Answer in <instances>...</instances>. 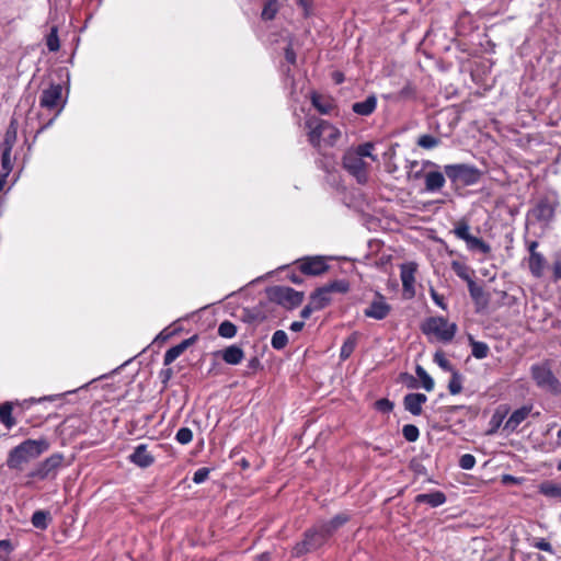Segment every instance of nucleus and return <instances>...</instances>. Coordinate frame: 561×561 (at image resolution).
<instances>
[{"mask_svg": "<svg viewBox=\"0 0 561 561\" xmlns=\"http://www.w3.org/2000/svg\"><path fill=\"white\" fill-rule=\"evenodd\" d=\"M417 145L424 149H433L439 145V139L432 135H422L417 139Z\"/></svg>", "mask_w": 561, "mask_h": 561, "instance_id": "38", "label": "nucleus"}, {"mask_svg": "<svg viewBox=\"0 0 561 561\" xmlns=\"http://www.w3.org/2000/svg\"><path fill=\"white\" fill-rule=\"evenodd\" d=\"M434 362L445 371L453 373L456 368L451 365V363L445 357L444 353L436 352L434 354Z\"/></svg>", "mask_w": 561, "mask_h": 561, "instance_id": "39", "label": "nucleus"}, {"mask_svg": "<svg viewBox=\"0 0 561 561\" xmlns=\"http://www.w3.org/2000/svg\"><path fill=\"white\" fill-rule=\"evenodd\" d=\"M254 561H271V556L268 552H264L257 556Z\"/></svg>", "mask_w": 561, "mask_h": 561, "instance_id": "64", "label": "nucleus"}, {"mask_svg": "<svg viewBox=\"0 0 561 561\" xmlns=\"http://www.w3.org/2000/svg\"><path fill=\"white\" fill-rule=\"evenodd\" d=\"M61 92H62V88L60 84L51 85L49 89L43 91V95L41 99V106L43 108L55 111V113L44 126H42L39 129H37V134H39V131H42L43 129L50 126L51 123L55 121V118L60 113L61 107H59V104H60V100H61Z\"/></svg>", "mask_w": 561, "mask_h": 561, "instance_id": "9", "label": "nucleus"}, {"mask_svg": "<svg viewBox=\"0 0 561 561\" xmlns=\"http://www.w3.org/2000/svg\"><path fill=\"white\" fill-rule=\"evenodd\" d=\"M128 460L139 468H148L154 462V456L148 450L146 444L135 447L134 451L128 456Z\"/></svg>", "mask_w": 561, "mask_h": 561, "instance_id": "12", "label": "nucleus"}, {"mask_svg": "<svg viewBox=\"0 0 561 561\" xmlns=\"http://www.w3.org/2000/svg\"><path fill=\"white\" fill-rule=\"evenodd\" d=\"M172 369L171 368H167V369H162L160 371V378L162 380L163 383H167L169 381V379L172 377Z\"/></svg>", "mask_w": 561, "mask_h": 561, "instance_id": "57", "label": "nucleus"}, {"mask_svg": "<svg viewBox=\"0 0 561 561\" xmlns=\"http://www.w3.org/2000/svg\"><path fill=\"white\" fill-rule=\"evenodd\" d=\"M11 551V541L7 539L0 540V561H7Z\"/></svg>", "mask_w": 561, "mask_h": 561, "instance_id": "48", "label": "nucleus"}, {"mask_svg": "<svg viewBox=\"0 0 561 561\" xmlns=\"http://www.w3.org/2000/svg\"><path fill=\"white\" fill-rule=\"evenodd\" d=\"M422 331L426 335H433L438 341L447 343L454 339L457 325L443 317H432L423 323Z\"/></svg>", "mask_w": 561, "mask_h": 561, "instance_id": "3", "label": "nucleus"}, {"mask_svg": "<svg viewBox=\"0 0 561 561\" xmlns=\"http://www.w3.org/2000/svg\"><path fill=\"white\" fill-rule=\"evenodd\" d=\"M305 127L308 129V140L314 148H320L322 144L333 147L341 137L337 127L317 116H309L305 122Z\"/></svg>", "mask_w": 561, "mask_h": 561, "instance_id": "2", "label": "nucleus"}, {"mask_svg": "<svg viewBox=\"0 0 561 561\" xmlns=\"http://www.w3.org/2000/svg\"><path fill=\"white\" fill-rule=\"evenodd\" d=\"M445 176L439 171H431L425 174V190L427 192H438L445 185Z\"/></svg>", "mask_w": 561, "mask_h": 561, "instance_id": "20", "label": "nucleus"}, {"mask_svg": "<svg viewBox=\"0 0 561 561\" xmlns=\"http://www.w3.org/2000/svg\"><path fill=\"white\" fill-rule=\"evenodd\" d=\"M221 358L226 364L238 365L244 357L243 350L238 345H230L220 352Z\"/></svg>", "mask_w": 561, "mask_h": 561, "instance_id": "19", "label": "nucleus"}, {"mask_svg": "<svg viewBox=\"0 0 561 561\" xmlns=\"http://www.w3.org/2000/svg\"><path fill=\"white\" fill-rule=\"evenodd\" d=\"M415 373H416L417 377L421 379L423 388L426 391L431 392L435 386L433 378L427 374V371L421 365L416 366Z\"/></svg>", "mask_w": 561, "mask_h": 561, "instance_id": "35", "label": "nucleus"}, {"mask_svg": "<svg viewBox=\"0 0 561 561\" xmlns=\"http://www.w3.org/2000/svg\"><path fill=\"white\" fill-rule=\"evenodd\" d=\"M10 163V148L5 149L2 154V164L4 169H8Z\"/></svg>", "mask_w": 561, "mask_h": 561, "instance_id": "58", "label": "nucleus"}, {"mask_svg": "<svg viewBox=\"0 0 561 561\" xmlns=\"http://www.w3.org/2000/svg\"><path fill=\"white\" fill-rule=\"evenodd\" d=\"M288 343L287 333L283 330H277L273 333L271 345L275 350H283Z\"/></svg>", "mask_w": 561, "mask_h": 561, "instance_id": "34", "label": "nucleus"}, {"mask_svg": "<svg viewBox=\"0 0 561 561\" xmlns=\"http://www.w3.org/2000/svg\"><path fill=\"white\" fill-rule=\"evenodd\" d=\"M470 345H471V353L472 355L478 359H483L489 354V346L484 342L474 341L471 336L469 337Z\"/></svg>", "mask_w": 561, "mask_h": 561, "instance_id": "31", "label": "nucleus"}, {"mask_svg": "<svg viewBox=\"0 0 561 561\" xmlns=\"http://www.w3.org/2000/svg\"><path fill=\"white\" fill-rule=\"evenodd\" d=\"M508 409L504 408L503 411L501 409H497L495 413L492 416L491 423L493 425V428L491 430V433H493L496 428H499L507 413Z\"/></svg>", "mask_w": 561, "mask_h": 561, "instance_id": "45", "label": "nucleus"}, {"mask_svg": "<svg viewBox=\"0 0 561 561\" xmlns=\"http://www.w3.org/2000/svg\"><path fill=\"white\" fill-rule=\"evenodd\" d=\"M414 273L415 268L410 265H403L401 268V282L404 291L410 293L411 295H414Z\"/></svg>", "mask_w": 561, "mask_h": 561, "instance_id": "26", "label": "nucleus"}, {"mask_svg": "<svg viewBox=\"0 0 561 561\" xmlns=\"http://www.w3.org/2000/svg\"><path fill=\"white\" fill-rule=\"evenodd\" d=\"M267 297L287 309H294L304 300V293L286 286H274L267 289Z\"/></svg>", "mask_w": 561, "mask_h": 561, "instance_id": "7", "label": "nucleus"}, {"mask_svg": "<svg viewBox=\"0 0 561 561\" xmlns=\"http://www.w3.org/2000/svg\"><path fill=\"white\" fill-rule=\"evenodd\" d=\"M476 465V458L471 454H465L459 459V467L463 470H471Z\"/></svg>", "mask_w": 561, "mask_h": 561, "instance_id": "46", "label": "nucleus"}, {"mask_svg": "<svg viewBox=\"0 0 561 561\" xmlns=\"http://www.w3.org/2000/svg\"><path fill=\"white\" fill-rule=\"evenodd\" d=\"M348 520L345 514H337L329 522H321L318 525L323 529L324 534L330 538L340 527Z\"/></svg>", "mask_w": 561, "mask_h": 561, "instance_id": "23", "label": "nucleus"}, {"mask_svg": "<svg viewBox=\"0 0 561 561\" xmlns=\"http://www.w3.org/2000/svg\"><path fill=\"white\" fill-rule=\"evenodd\" d=\"M64 460L62 454H54L47 459H45L38 467H37V478L44 479L54 477L56 474L57 469L61 466V462Z\"/></svg>", "mask_w": 561, "mask_h": 561, "instance_id": "14", "label": "nucleus"}, {"mask_svg": "<svg viewBox=\"0 0 561 561\" xmlns=\"http://www.w3.org/2000/svg\"><path fill=\"white\" fill-rule=\"evenodd\" d=\"M540 493L547 497L561 500V484L545 482L540 485Z\"/></svg>", "mask_w": 561, "mask_h": 561, "instance_id": "30", "label": "nucleus"}, {"mask_svg": "<svg viewBox=\"0 0 561 561\" xmlns=\"http://www.w3.org/2000/svg\"><path fill=\"white\" fill-rule=\"evenodd\" d=\"M248 366L251 369H256L260 366V360L257 359V357H253L249 360Z\"/></svg>", "mask_w": 561, "mask_h": 561, "instance_id": "63", "label": "nucleus"}, {"mask_svg": "<svg viewBox=\"0 0 561 561\" xmlns=\"http://www.w3.org/2000/svg\"><path fill=\"white\" fill-rule=\"evenodd\" d=\"M285 59L288 64H296V53L290 45L285 48Z\"/></svg>", "mask_w": 561, "mask_h": 561, "instance_id": "53", "label": "nucleus"}, {"mask_svg": "<svg viewBox=\"0 0 561 561\" xmlns=\"http://www.w3.org/2000/svg\"><path fill=\"white\" fill-rule=\"evenodd\" d=\"M534 547H536L539 550L553 553V548L550 542H548L546 539H539L534 543Z\"/></svg>", "mask_w": 561, "mask_h": 561, "instance_id": "51", "label": "nucleus"}, {"mask_svg": "<svg viewBox=\"0 0 561 561\" xmlns=\"http://www.w3.org/2000/svg\"><path fill=\"white\" fill-rule=\"evenodd\" d=\"M311 103L316 107V110L323 115H328L334 108L333 101L324 95H321L317 92L311 94Z\"/></svg>", "mask_w": 561, "mask_h": 561, "instance_id": "22", "label": "nucleus"}, {"mask_svg": "<svg viewBox=\"0 0 561 561\" xmlns=\"http://www.w3.org/2000/svg\"><path fill=\"white\" fill-rule=\"evenodd\" d=\"M554 209L548 202H540L534 209V216L540 221H550L553 218Z\"/></svg>", "mask_w": 561, "mask_h": 561, "instance_id": "27", "label": "nucleus"}, {"mask_svg": "<svg viewBox=\"0 0 561 561\" xmlns=\"http://www.w3.org/2000/svg\"><path fill=\"white\" fill-rule=\"evenodd\" d=\"M45 43L49 51H57L60 47L59 37H58V28L57 26H51L48 34L45 37Z\"/></svg>", "mask_w": 561, "mask_h": 561, "instance_id": "32", "label": "nucleus"}, {"mask_svg": "<svg viewBox=\"0 0 561 561\" xmlns=\"http://www.w3.org/2000/svg\"><path fill=\"white\" fill-rule=\"evenodd\" d=\"M209 469L208 468H199L194 472L193 482L196 484H201L208 479Z\"/></svg>", "mask_w": 561, "mask_h": 561, "instance_id": "50", "label": "nucleus"}, {"mask_svg": "<svg viewBox=\"0 0 561 561\" xmlns=\"http://www.w3.org/2000/svg\"><path fill=\"white\" fill-rule=\"evenodd\" d=\"M402 435L408 442L413 443L417 440L420 431L415 425L407 424L402 428Z\"/></svg>", "mask_w": 561, "mask_h": 561, "instance_id": "40", "label": "nucleus"}, {"mask_svg": "<svg viewBox=\"0 0 561 561\" xmlns=\"http://www.w3.org/2000/svg\"><path fill=\"white\" fill-rule=\"evenodd\" d=\"M218 334L225 339H232L237 334V327L232 322L226 320L219 324Z\"/></svg>", "mask_w": 561, "mask_h": 561, "instance_id": "36", "label": "nucleus"}, {"mask_svg": "<svg viewBox=\"0 0 561 561\" xmlns=\"http://www.w3.org/2000/svg\"><path fill=\"white\" fill-rule=\"evenodd\" d=\"M450 374L451 377L448 382V390L451 394H458L462 390V375L457 369Z\"/></svg>", "mask_w": 561, "mask_h": 561, "instance_id": "33", "label": "nucleus"}, {"mask_svg": "<svg viewBox=\"0 0 561 561\" xmlns=\"http://www.w3.org/2000/svg\"><path fill=\"white\" fill-rule=\"evenodd\" d=\"M553 270H554L556 277L561 279V260H559L554 263Z\"/></svg>", "mask_w": 561, "mask_h": 561, "instance_id": "62", "label": "nucleus"}, {"mask_svg": "<svg viewBox=\"0 0 561 561\" xmlns=\"http://www.w3.org/2000/svg\"><path fill=\"white\" fill-rule=\"evenodd\" d=\"M296 3L304 10L305 16L311 14L312 1L311 0H296Z\"/></svg>", "mask_w": 561, "mask_h": 561, "instance_id": "52", "label": "nucleus"}, {"mask_svg": "<svg viewBox=\"0 0 561 561\" xmlns=\"http://www.w3.org/2000/svg\"><path fill=\"white\" fill-rule=\"evenodd\" d=\"M13 407L11 402H4L0 405V422L7 427L11 428L15 425V420L12 416Z\"/></svg>", "mask_w": 561, "mask_h": 561, "instance_id": "28", "label": "nucleus"}, {"mask_svg": "<svg viewBox=\"0 0 561 561\" xmlns=\"http://www.w3.org/2000/svg\"><path fill=\"white\" fill-rule=\"evenodd\" d=\"M314 310H317L316 307H313V305L309 301V304L301 310L300 316L304 319H308Z\"/></svg>", "mask_w": 561, "mask_h": 561, "instance_id": "55", "label": "nucleus"}, {"mask_svg": "<svg viewBox=\"0 0 561 561\" xmlns=\"http://www.w3.org/2000/svg\"><path fill=\"white\" fill-rule=\"evenodd\" d=\"M537 248H538V242L537 241H530L528 243L529 255H533V253L534 254H538L539 252H537Z\"/></svg>", "mask_w": 561, "mask_h": 561, "instance_id": "61", "label": "nucleus"}, {"mask_svg": "<svg viewBox=\"0 0 561 561\" xmlns=\"http://www.w3.org/2000/svg\"><path fill=\"white\" fill-rule=\"evenodd\" d=\"M305 327V322L302 321H294L291 324H290V330L294 331V332H299L304 329Z\"/></svg>", "mask_w": 561, "mask_h": 561, "instance_id": "59", "label": "nucleus"}, {"mask_svg": "<svg viewBox=\"0 0 561 561\" xmlns=\"http://www.w3.org/2000/svg\"><path fill=\"white\" fill-rule=\"evenodd\" d=\"M51 522V515L48 511H37V529H46Z\"/></svg>", "mask_w": 561, "mask_h": 561, "instance_id": "44", "label": "nucleus"}, {"mask_svg": "<svg viewBox=\"0 0 561 561\" xmlns=\"http://www.w3.org/2000/svg\"><path fill=\"white\" fill-rule=\"evenodd\" d=\"M309 301L313 305V307H316V309H323L331 301L329 288L325 286L318 288L311 294Z\"/></svg>", "mask_w": 561, "mask_h": 561, "instance_id": "24", "label": "nucleus"}, {"mask_svg": "<svg viewBox=\"0 0 561 561\" xmlns=\"http://www.w3.org/2000/svg\"><path fill=\"white\" fill-rule=\"evenodd\" d=\"M393 407H394L393 402H391L390 400H388L386 398L379 399L375 402L376 410H378L381 413L391 412L393 410Z\"/></svg>", "mask_w": 561, "mask_h": 561, "instance_id": "47", "label": "nucleus"}, {"mask_svg": "<svg viewBox=\"0 0 561 561\" xmlns=\"http://www.w3.org/2000/svg\"><path fill=\"white\" fill-rule=\"evenodd\" d=\"M343 167L356 179L359 184L367 182V163L352 150H348L344 153Z\"/></svg>", "mask_w": 561, "mask_h": 561, "instance_id": "10", "label": "nucleus"}, {"mask_svg": "<svg viewBox=\"0 0 561 561\" xmlns=\"http://www.w3.org/2000/svg\"><path fill=\"white\" fill-rule=\"evenodd\" d=\"M377 106V98L371 94L367 96L364 101L355 102L352 105V110L355 114L360 116H368L374 113Z\"/></svg>", "mask_w": 561, "mask_h": 561, "instance_id": "18", "label": "nucleus"}, {"mask_svg": "<svg viewBox=\"0 0 561 561\" xmlns=\"http://www.w3.org/2000/svg\"><path fill=\"white\" fill-rule=\"evenodd\" d=\"M175 439L182 444L186 445L193 439V432L188 427H181L175 435Z\"/></svg>", "mask_w": 561, "mask_h": 561, "instance_id": "43", "label": "nucleus"}, {"mask_svg": "<svg viewBox=\"0 0 561 561\" xmlns=\"http://www.w3.org/2000/svg\"><path fill=\"white\" fill-rule=\"evenodd\" d=\"M547 261L541 253L529 255L528 267L533 276L539 278L543 275Z\"/></svg>", "mask_w": 561, "mask_h": 561, "instance_id": "25", "label": "nucleus"}, {"mask_svg": "<svg viewBox=\"0 0 561 561\" xmlns=\"http://www.w3.org/2000/svg\"><path fill=\"white\" fill-rule=\"evenodd\" d=\"M427 401V397L424 393L411 392L404 396L403 407L413 415H421L422 405Z\"/></svg>", "mask_w": 561, "mask_h": 561, "instance_id": "15", "label": "nucleus"}, {"mask_svg": "<svg viewBox=\"0 0 561 561\" xmlns=\"http://www.w3.org/2000/svg\"><path fill=\"white\" fill-rule=\"evenodd\" d=\"M415 502L419 504H428L431 507H437L446 502V495L440 491H435L432 493H422L416 495Z\"/></svg>", "mask_w": 561, "mask_h": 561, "instance_id": "21", "label": "nucleus"}, {"mask_svg": "<svg viewBox=\"0 0 561 561\" xmlns=\"http://www.w3.org/2000/svg\"><path fill=\"white\" fill-rule=\"evenodd\" d=\"M533 410V405H523L522 408L515 410L508 420L505 422L503 430L507 431L508 433L514 432L519 424H522L530 414Z\"/></svg>", "mask_w": 561, "mask_h": 561, "instance_id": "16", "label": "nucleus"}, {"mask_svg": "<svg viewBox=\"0 0 561 561\" xmlns=\"http://www.w3.org/2000/svg\"><path fill=\"white\" fill-rule=\"evenodd\" d=\"M444 171L453 183L465 186L478 183L481 178V172L476 167L465 163L447 164Z\"/></svg>", "mask_w": 561, "mask_h": 561, "instance_id": "4", "label": "nucleus"}, {"mask_svg": "<svg viewBox=\"0 0 561 561\" xmlns=\"http://www.w3.org/2000/svg\"><path fill=\"white\" fill-rule=\"evenodd\" d=\"M299 268L301 273L306 275H320L323 274L328 270V265L323 257L321 256H313V257H306L300 261Z\"/></svg>", "mask_w": 561, "mask_h": 561, "instance_id": "13", "label": "nucleus"}, {"mask_svg": "<svg viewBox=\"0 0 561 561\" xmlns=\"http://www.w3.org/2000/svg\"><path fill=\"white\" fill-rule=\"evenodd\" d=\"M468 287L470 296L477 304H480L481 301L485 302L484 290L482 287L478 286L473 280H469Z\"/></svg>", "mask_w": 561, "mask_h": 561, "instance_id": "37", "label": "nucleus"}, {"mask_svg": "<svg viewBox=\"0 0 561 561\" xmlns=\"http://www.w3.org/2000/svg\"><path fill=\"white\" fill-rule=\"evenodd\" d=\"M48 448V443L43 439H37V454L46 450Z\"/></svg>", "mask_w": 561, "mask_h": 561, "instance_id": "60", "label": "nucleus"}, {"mask_svg": "<svg viewBox=\"0 0 561 561\" xmlns=\"http://www.w3.org/2000/svg\"><path fill=\"white\" fill-rule=\"evenodd\" d=\"M374 145L371 142H365L363 145H359L355 150H352L358 157L364 159L365 157L371 158L373 161H376V157L373 154Z\"/></svg>", "mask_w": 561, "mask_h": 561, "instance_id": "41", "label": "nucleus"}, {"mask_svg": "<svg viewBox=\"0 0 561 561\" xmlns=\"http://www.w3.org/2000/svg\"><path fill=\"white\" fill-rule=\"evenodd\" d=\"M197 340V335H193L186 340H183L181 343H179L175 346L170 347L164 356H163V364L164 366H168L172 364L178 357H180L191 345L195 343Z\"/></svg>", "mask_w": 561, "mask_h": 561, "instance_id": "17", "label": "nucleus"}, {"mask_svg": "<svg viewBox=\"0 0 561 561\" xmlns=\"http://www.w3.org/2000/svg\"><path fill=\"white\" fill-rule=\"evenodd\" d=\"M391 310L392 308L386 301L385 296L377 293L371 302L369 304V306L364 310V314L365 317L375 320H383L389 316Z\"/></svg>", "mask_w": 561, "mask_h": 561, "instance_id": "11", "label": "nucleus"}, {"mask_svg": "<svg viewBox=\"0 0 561 561\" xmlns=\"http://www.w3.org/2000/svg\"><path fill=\"white\" fill-rule=\"evenodd\" d=\"M453 233L458 239L463 240L467 248L471 251H479L483 254L491 251V247L488 243H485L481 238L474 237L470 233V226L465 219L456 222Z\"/></svg>", "mask_w": 561, "mask_h": 561, "instance_id": "8", "label": "nucleus"}, {"mask_svg": "<svg viewBox=\"0 0 561 561\" xmlns=\"http://www.w3.org/2000/svg\"><path fill=\"white\" fill-rule=\"evenodd\" d=\"M414 95V89L408 84L400 91V96L408 99Z\"/></svg>", "mask_w": 561, "mask_h": 561, "instance_id": "56", "label": "nucleus"}, {"mask_svg": "<svg viewBox=\"0 0 561 561\" xmlns=\"http://www.w3.org/2000/svg\"><path fill=\"white\" fill-rule=\"evenodd\" d=\"M329 537L324 534L323 529L317 524L312 528L306 530L304 539L296 543L293 549V556L296 558L305 553L314 551L322 547Z\"/></svg>", "mask_w": 561, "mask_h": 561, "instance_id": "5", "label": "nucleus"}, {"mask_svg": "<svg viewBox=\"0 0 561 561\" xmlns=\"http://www.w3.org/2000/svg\"><path fill=\"white\" fill-rule=\"evenodd\" d=\"M277 13V2L276 0H270L262 11L263 20H273Z\"/></svg>", "mask_w": 561, "mask_h": 561, "instance_id": "42", "label": "nucleus"}, {"mask_svg": "<svg viewBox=\"0 0 561 561\" xmlns=\"http://www.w3.org/2000/svg\"><path fill=\"white\" fill-rule=\"evenodd\" d=\"M431 297L434 302L443 309H446V305L444 304V297L440 296L435 289L431 288L430 290Z\"/></svg>", "mask_w": 561, "mask_h": 561, "instance_id": "54", "label": "nucleus"}, {"mask_svg": "<svg viewBox=\"0 0 561 561\" xmlns=\"http://www.w3.org/2000/svg\"><path fill=\"white\" fill-rule=\"evenodd\" d=\"M325 287L329 288L330 294L332 291L346 293L348 290V284L344 280H335Z\"/></svg>", "mask_w": 561, "mask_h": 561, "instance_id": "49", "label": "nucleus"}, {"mask_svg": "<svg viewBox=\"0 0 561 561\" xmlns=\"http://www.w3.org/2000/svg\"><path fill=\"white\" fill-rule=\"evenodd\" d=\"M357 344V333L351 334L343 343L340 351V358L346 360L354 352Z\"/></svg>", "mask_w": 561, "mask_h": 561, "instance_id": "29", "label": "nucleus"}, {"mask_svg": "<svg viewBox=\"0 0 561 561\" xmlns=\"http://www.w3.org/2000/svg\"><path fill=\"white\" fill-rule=\"evenodd\" d=\"M8 468L27 477L35 474V439H26L12 448L5 461Z\"/></svg>", "mask_w": 561, "mask_h": 561, "instance_id": "1", "label": "nucleus"}, {"mask_svg": "<svg viewBox=\"0 0 561 561\" xmlns=\"http://www.w3.org/2000/svg\"><path fill=\"white\" fill-rule=\"evenodd\" d=\"M531 378L538 388L552 394L561 393V382L553 375L550 367L546 364H536L530 368Z\"/></svg>", "mask_w": 561, "mask_h": 561, "instance_id": "6", "label": "nucleus"}]
</instances>
